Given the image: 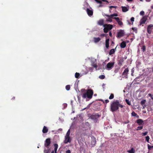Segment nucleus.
Masks as SVG:
<instances>
[{
  "mask_svg": "<svg viewBox=\"0 0 153 153\" xmlns=\"http://www.w3.org/2000/svg\"><path fill=\"white\" fill-rule=\"evenodd\" d=\"M148 133V131H146L145 132H143L142 133V134L143 136H145L147 135V134Z\"/></svg>",
  "mask_w": 153,
  "mask_h": 153,
  "instance_id": "nucleus-40",
  "label": "nucleus"
},
{
  "mask_svg": "<svg viewBox=\"0 0 153 153\" xmlns=\"http://www.w3.org/2000/svg\"><path fill=\"white\" fill-rule=\"evenodd\" d=\"M101 100L104 103V101L102 100Z\"/></svg>",
  "mask_w": 153,
  "mask_h": 153,
  "instance_id": "nucleus-61",
  "label": "nucleus"
},
{
  "mask_svg": "<svg viewBox=\"0 0 153 153\" xmlns=\"http://www.w3.org/2000/svg\"><path fill=\"white\" fill-rule=\"evenodd\" d=\"M102 6H103V5H102L100 4V5H99V7H102Z\"/></svg>",
  "mask_w": 153,
  "mask_h": 153,
  "instance_id": "nucleus-54",
  "label": "nucleus"
},
{
  "mask_svg": "<svg viewBox=\"0 0 153 153\" xmlns=\"http://www.w3.org/2000/svg\"><path fill=\"white\" fill-rule=\"evenodd\" d=\"M105 102L106 103H108L109 102V101L108 100H105Z\"/></svg>",
  "mask_w": 153,
  "mask_h": 153,
  "instance_id": "nucleus-52",
  "label": "nucleus"
},
{
  "mask_svg": "<svg viewBox=\"0 0 153 153\" xmlns=\"http://www.w3.org/2000/svg\"><path fill=\"white\" fill-rule=\"evenodd\" d=\"M115 49H111L109 52V54L110 55L114 53L115 52Z\"/></svg>",
  "mask_w": 153,
  "mask_h": 153,
  "instance_id": "nucleus-27",
  "label": "nucleus"
},
{
  "mask_svg": "<svg viewBox=\"0 0 153 153\" xmlns=\"http://www.w3.org/2000/svg\"><path fill=\"white\" fill-rule=\"evenodd\" d=\"M65 88L67 90H69L70 88V85H67L65 87Z\"/></svg>",
  "mask_w": 153,
  "mask_h": 153,
  "instance_id": "nucleus-37",
  "label": "nucleus"
},
{
  "mask_svg": "<svg viewBox=\"0 0 153 153\" xmlns=\"http://www.w3.org/2000/svg\"><path fill=\"white\" fill-rule=\"evenodd\" d=\"M114 63L113 62H108L106 65V67L108 69H111L114 66Z\"/></svg>",
  "mask_w": 153,
  "mask_h": 153,
  "instance_id": "nucleus-11",
  "label": "nucleus"
},
{
  "mask_svg": "<svg viewBox=\"0 0 153 153\" xmlns=\"http://www.w3.org/2000/svg\"><path fill=\"white\" fill-rule=\"evenodd\" d=\"M148 96L150 97L153 100V94L152 95V94L149 93L148 94Z\"/></svg>",
  "mask_w": 153,
  "mask_h": 153,
  "instance_id": "nucleus-41",
  "label": "nucleus"
},
{
  "mask_svg": "<svg viewBox=\"0 0 153 153\" xmlns=\"http://www.w3.org/2000/svg\"><path fill=\"white\" fill-rule=\"evenodd\" d=\"M124 62V59L122 57L119 60H118V64L120 66H121L122 65L123 62Z\"/></svg>",
  "mask_w": 153,
  "mask_h": 153,
  "instance_id": "nucleus-17",
  "label": "nucleus"
},
{
  "mask_svg": "<svg viewBox=\"0 0 153 153\" xmlns=\"http://www.w3.org/2000/svg\"><path fill=\"white\" fill-rule=\"evenodd\" d=\"M104 28V32L105 33H107L108 31L111 30L113 28V25L110 24H105L103 25Z\"/></svg>",
  "mask_w": 153,
  "mask_h": 153,
  "instance_id": "nucleus-4",
  "label": "nucleus"
},
{
  "mask_svg": "<svg viewBox=\"0 0 153 153\" xmlns=\"http://www.w3.org/2000/svg\"><path fill=\"white\" fill-rule=\"evenodd\" d=\"M134 18L133 17H132L131 19V22H133L134 21Z\"/></svg>",
  "mask_w": 153,
  "mask_h": 153,
  "instance_id": "nucleus-47",
  "label": "nucleus"
},
{
  "mask_svg": "<svg viewBox=\"0 0 153 153\" xmlns=\"http://www.w3.org/2000/svg\"><path fill=\"white\" fill-rule=\"evenodd\" d=\"M128 71L129 70L128 68H127L125 69L122 74L123 78H127Z\"/></svg>",
  "mask_w": 153,
  "mask_h": 153,
  "instance_id": "nucleus-6",
  "label": "nucleus"
},
{
  "mask_svg": "<svg viewBox=\"0 0 153 153\" xmlns=\"http://www.w3.org/2000/svg\"><path fill=\"white\" fill-rule=\"evenodd\" d=\"M139 125H143L144 124L143 120L141 119H138L136 122Z\"/></svg>",
  "mask_w": 153,
  "mask_h": 153,
  "instance_id": "nucleus-14",
  "label": "nucleus"
},
{
  "mask_svg": "<svg viewBox=\"0 0 153 153\" xmlns=\"http://www.w3.org/2000/svg\"><path fill=\"white\" fill-rule=\"evenodd\" d=\"M151 8L152 9L153 8V5L151 6Z\"/></svg>",
  "mask_w": 153,
  "mask_h": 153,
  "instance_id": "nucleus-60",
  "label": "nucleus"
},
{
  "mask_svg": "<svg viewBox=\"0 0 153 153\" xmlns=\"http://www.w3.org/2000/svg\"><path fill=\"white\" fill-rule=\"evenodd\" d=\"M114 97V95L113 94H111L109 97V99L110 100H111L113 99Z\"/></svg>",
  "mask_w": 153,
  "mask_h": 153,
  "instance_id": "nucleus-36",
  "label": "nucleus"
},
{
  "mask_svg": "<svg viewBox=\"0 0 153 153\" xmlns=\"http://www.w3.org/2000/svg\"><path fill=\"white\" fill-rule=\"evenodd\" d=\"M134 29H135L134 28H133V27L132 28V29L134 30Z\"/></svg>",
  "mask_w": 153,
  "mask_h": 153,
  "instance_id": "nucleus-62",
  "label": "nucleus"
},
{
  "mask_svg": "<svg viewBox=\"0 0 153 153\" xmlns=\"http://www.w3.org/2000/svg\"><path fill=\"white\" fill-rule=\"evenodd\" d=\"M15 98V97H13L12 98V100H14Z\"/></svg>",
  "mask_w": 153,
  "mask_h": 153,
  "instance_id": "nucleus-58",
  "label": "nucleus"
},
{
  "mask_svg": "<svg viewBox=\"0 0 153 153\" xmlns=\"http://www.w3.org/2000/svg\"><path fill=\"white\" fill-rule=\"evenodd\" d=\"M93 39L94 42L95 43H96L99 42L100 40L101 39L100 37H94Z\"/></svg>",
  "mask_w": 153,
  "mask_h": 153,
  "instance_id": "nucleus-22",
  "label": "nucleus"
},
{
  "mask_svg": "<svg viewBox=\"0 0 153 153\" xmlns=\"http://www.w3.org/2000/svg\"><path fill=\"white\" fill-rule=\"evenodd\" d=\"M126 42L123 41L121 43L120 46L121 48H124L126 47Z\"/></svg>",
  "mask_w": 153,
  "mask_h": 153,
  "instance_id": "nucleus-19",
  "label": "nucleus"
},
{
  "mask_svg": "<svg viewBox=\"0 0 153 153\" xmlns=\"http://www.w3.org/2000/svg\"><path fill=\"white\" fill-rule=\"evenodd\" d=\"M141 50L142 51L144 52L146 50V46L145 45H143L141 48Z\"/></svg>",
  "mask_w": 153,
  "mask_h": 153,
  "instance_id": "nucleus-35",
  "label": "nucleus"
},
{
  "mask_svg": "<svg viewBox=\"0 0 153 153\" xmlns=\"http://www.w3.org/2000/svg\"><path fill=\"white\" fill-rule=\"evenodd\" d=\"M122 11L123 12H125L127 11L128 9L127 7H122Z\"/></svg>",
  "mask_w": 153,
  "mask_h": 153,
  "instance_id": "nucleus-23",
  "label": "nucleus"
},
{
  "mask_svg": "<svg viewBox=\"0 0 153 153\" xmlns=\"http://www.w3.org/2000/svg\"><path fill=\"white\" fill-rule=\"evenodd\" d=\"M113 19L116 20L117 21V22L118 23V24H119V25H123V22L122 21H120V19L119 17H114V18H113Z\"/></svg>",
  "mask_w": 153,
  "mask_h": 153,
  "instance_id": "nucleus-15",
  "label": "nucleus"
},
{
  "mask_svg": "<svg viewBox=\"0 0 153 153\" xmlns=\"http://www.w3.org/2000/svg\"><path fill=\"white\" fill-rule=\"evenodd\" d=\"M147 20V19L145 16H143L140 20V25L145 24Z\"/></svg>",
  "mask_w": 153,
  "mask_h": 153,
  "instance_id": "nucleus-10",
  "label": "nucleus"
},
{
  "mask_svg": "<svg viewBox=\"0 0 153 153\" xmlns=\"http://www.w3.org/2000/svg\"><path fill=\"white\" fill-rule=\"evenodd\" d=\"M131 115L132 116L136 117L137 118H138L139 117V116L134 111L132 112L131 113Z\"/></svg>",
  "mask_w": 153,
  "mask_h": 153,
  "instance_id": "nucleus-29",
  "label": "nucleus"
},
{
  "mask_svg": "<svg viewBox=\"0 0 153 153\" xmlns=\"http://www.w3.org/2000/svg\"><path fill=\"white\" fill-rule=\"evenodd\" d=\"M153 148V146H151L149 144L148 145V149H150L151 148Z\"/></svg>",
  "mask_w": 153,
  "mask_h": 153,
  "instance_id": "nucleus-44",
  "label": "nucleus"
},
{
  "mask_svg": "<svg viewBox=\"0 0 153 153\" xmlns=\"http://www.w3.org/2000/svg\"><path fill=\"white\" fill-rule=\"evenodd\" d=\"M128 1H133V0H127Z\"/></svg>",
  "mask_w": 153,
  "mask_h": 153,
  "instance_id": "nucleus-55",
  "label": "nucleus"
},
{
  "mask_svg": "<svg viewBox=\"0 0 153 153\" xmlns=\"http://www.w3.org/2000/svg\"><path fill=\"white\" fill-rule=\"evenodd\" d=\"M54 146L55 152L53 150L52 151L51 153H56V151L58 147V145L57 144L55 143L54 144Z\"/></svg>",
  "mask_w": 153,
  "mask_h": 153,
  "instance_id": "nucleus-18",
  "label": "nucleus"
},
{
  "mask_svg": "<svg viewBox=\"0 0 153 153\" xmlns=\"http://www.w3.org/2000/svg\"><path fill=\"white\" fill-rule=\"evenodd\" d=\"M114 42H112V44H113H113H114Z\"/></svg>",
  "mask_w": 153,
  "mask_h": 153,
  "instance_id": "nucleus-63",
  "label": "nucleus"
},
{
  "mask_svg": "<svg viewBox=\"0 0 153 153\" xmlns=\"http://www.w3.org/2000/svg\"><path fill=\"white\" fill-rule=\"evenodd\" d=\"M51 143L50 139L49 138L47 139L45 141V143L44 144L46 148L49 147L48 146Z\"/></svg>",
  "mask_w": 153,
  "mask_h": 153,
  "instance_id": "nucleus-8",
  "label": "nucleus"
},
{
  "mask_svg": "<svg viewBox=\"0 0 153 153\" xmlns=\"http://www.w3.org/2000/svg\"><path fill=\"white\" fill-rule=\"evenodd\" d=\"M104 16L108 17V19L106 20L107 21L111 22L112 21L111 18L113 19V17L114 16H117L118 15L117 13H114L110 15L105 14Z\"/></svg>",
  "mask_w": 153,
  "mask_h": 153,
  "instance_id": "nucleus-5",
  "label": "nucleus"
},
{
  "mask_svg": "<svg viewBox=\"0 0 153 153\" xmlns=\"http://www.w3.org/2000/svg\"><path fill=\"white\" fill-rule=\"evenodd\" d=\"M81 95L83 99L87 98L91 99L93 94V91L91 89H88L86 91L85 89H82L81 90Z\"/></svg>",
  "mask_w": 153,
  "mask_h": 153,
  "instance_id": "nucleus-1",
  "label": "nucleus"
},
{
  "mask_svg": "<svg viewBox=\"0 0 153 153\" xmlns=\"http://www.w3.org/2000/svg\"><path fill=\"white\" fill-rule=\"evenodd\" d=\"M71 152L70 150L68 149L66 151V153H71Z\"/></svg>",
  "mask_w": 153,
  "mask_h": 153,
  "instance_id": "nucleus-49",
  "label": "nucleus"
},
{
  "mask_svg": "<svg viewBox=\"0 0 153 153\" xmlns=\"http://www.w3.org/2000/svg\"><path fill=\"white\" fill-rule=\"evenodd\" d=\"M119 107L123 108V106L120 104L118 100L114 101L111 104L110 110L112 112L116 111L119 109Z\"/></svg>",
  "mask_w": 153,
  "mask_h": 153,
  "instance_id": "nucleus-2",
  "label": "nucleus"
},
{
  "mask_svg": "<svg viewBox=\"0 0 153 153\" xmlns=\"http://www.w3.org/2000/svg\"><path fill=\"white\" fill-rule=\"evenodd\" d=\"M86 12L88 15L89 16H91L93 14V11L92 10L89 9V8H87Z\"/></svg>",
  "mask_w": 153,
  "mask_h": 153,
  "instance_id": "nucleus-13",
  "label": "nucleus"
},
{
  "mask_svg": "<svg viewBox=\"0 0 153 153\" xmlns=\"http://www.w3.org/2000/svg\"><path fill=\"white\" fill-rule=\"evenodd\" d=\"M153 25L152 24L149 25L148 26L147 28V32L149 34H151L152 31V30L153 29Z\"/></svg>",
  "mask_w": 153,
  "mask_h": 153,
  "instance_id": "nucleus-9",
  "label": "nucleus"
},
{
  "mask_svg": "<svg viewBox=\"0 0 153 153\" xmlns=\"http://www.w3.org/2000/svg\"><path fill=\"white\" fill-rule=\"evenodd\" d=\"M77 98L78 99V101L79 103H80V97L79 96H78Z\"/></svg>",
  "mask_w": 153,
  "mask_h": 153,
  "instance_id": "nucleus-48",
  "label": "nucleus"
},
{
  "mask_svg": "<svg viewBox=\"0 0 153 153\" xmlns=\"http://www.w3.org/2000/svg\"><path fill=\"white\" fill-rule=\"evenodd\" d=\"M146 101L145 100H143L140 102L141 105L143 107V109H144L146 107V105L145 104Z\"/></svg>",
  "mask_w": 153,
  "mask_h": 153,
  "instance_id": "nucleus-16",
  "label": "nucleus"
},
{
  "mask_svg": "<svg viewBox=\"0 0 153 153\" xmlns=\"http://www.w3.org/2000/svg\"><path fill=\"white\" fill-rule=\"evenodd\" d=\"M96 143V140L95 138L92 139L91 141V145L94 146L95 145Z\"/></svg>",
  "mask_w": 153,
  "mask_h": 153,
  "instance_id": "nucleus-24",
  "label": "nucleus"
},
{
  "mask_svg": "<svg viewBox=\"0 0 153 153\" xmlns=\"http://www.w3.org/2000/svg\"><path fill=\"white\" fill-rule=\"evenodd\" d=\"M109 39H107L105 40V47L107 48H108L109 47Z\"/></svg>",
  "mask_w": 153,
  "mask_h": 153,
  "instance_id": "nucleus-21",
  "label": "nucleus"
},
{
  "mask_svg": "<svg viewBox=\"0 0 153 153\" xmlns=\"http://www.w3.org/2000/svg\"><path fill=\"white\" fill-rule=\"evenodd\" d=\"M71 141V139L70 137H65V140L64 141V143L67 144L68 143H70Z\"/></svg>",
  "mask_w": 153,
  "mask_h": 153,
  "instance_id": "nucleus-12",
  "label": "nucleus"
},
{
  "mask_svg": "<svg viewBox=\"0 0 153 153\" xmlns=\"http://www.w3.org/2000/svg\"><path fill=\"white\" fill-rule=\"evenodd\" d=\"M62 129L61 128H60L57 131V132L58 133L59 132V131H62Z\"/></svg>",
  "mask_w": 153,
  "mask_h": 153,
  "instance_id": "nucleus-45",
  "label": "nucleus"
},
{
  "mask_svg": "<svg viewBox=\"0 0 153 153\" xmlns=\"http://www.w3.org/2000/svg\"><path fill=\"white\" fill-rule=\"evenodd\" d=\"M92 66L94 68L97 69L98 67L97 65L96 64H95L94 63L92 64Z\"/></svg>",
  "mask_w": 153,
  "mask_h": 153,
  "instance_id": "nucleus-34",
  "label": "nucleus"
},
{
  "mask_svg": "<svg viewBox=\"0 0 153 153\" xmlns=\"http://www.w3.org/2000/svg\"><path fill=\"white\" fill-rule=\"evenodd\" d=\"M117 7L116 6H110L109 7V8H116Z\"/></svg>",
  "mask_w": 153,
  "mask_h": 153,
  "instance_id": "nucleus-50",
  "label": "nucleus"
},
{
  "mask_svg": "<svg viewBox=\"0 0 153 153\" xmlns=\"http://www.w3.org/2000/svg\"><path fill=\"white\" fill-rule=\"evenodd\" d=\"M140 14L141 16H143L144 14V12L143 11H141L140 13Z\"/></svg>",
  "mask_w": 153,
  "mask_h": 153,
  "instance_id": "nucleus-43",
  "label": "nucleus"
},
{
  "mask_svg": "<svg viewBox=\"0 0 153 153\" xmlns=\"http://www.w3.org/2000/svg\"><path fill=\"white\" fill-rule=\"evenodd\" d=\"M100 116L98 113H94L93 114H88V117L89 118L92 120L95 123L97 122L98 118L100 117Z\"/></svg>",
  "mask_w": 153,
  "mask_h": 153,
  "instance_id": "nucleus-3",
  "label": "nucleus"
},
{
  "mask_svg": "<svg viewBox=\"0 0 153 153\" xmlns=\"http://www.w3.org/2000/svg\"><path fill=\"white\" fill-rule=\"evenodd\" d=\"M75 76L76 78H79L80 77V74L76 72L75 74Z\"/></svg>",
  "mask_w": 153,
  "mask_h": 153,
  "instance_id": "nucleus-30",
  "label": "nucleus"
},
{
  "mask_svg": "<svg viewBox=\"0 0 153 153\" xmlns=\"http://www.w3.org/2000/svg\"><path fill=\"white\" fill-rule=\"evenodd\" d=\"M139 0L141 1H143V0Z\"/></svg>",
  "mask_w": 153,
  "mask_h": 153,
  "instance_id": "nucleus-64",
  "label": "nucleus"
},
{
  "mask_svg": "<svg viewBox=\"0 0 153 153\" xmlns=\"http://www.w3.org/2000/svg\"><path fill=\"white\" fill-rule=\"evenodd\" d=\"M129 122V121L128 120H127L126 121H124L123 122V123H124V124H127Z\"/></svg>",
  "mask_w": 153,
  "mask_h": 153,
  "instance_id": "nucleus-46",
  "label": "nucleus"
},
{
  "mask_svg": "<svg viewBox=\"0 0 153 153\" xmlns=\"http://www.w3.org/2000/svg\"><path fill=\"white\" fill-rule=\"evenodd\" d=\"M109 35L111 37L112 36V34L111 31H110L109 32Z\"/></svg>",
  "mask_w": 153,
  "mask_h": 153,
  "instance_id": "nucleus-51",
  "label": "nucleus"
},
{
  "mask_svg": "<svg viewBox=\"0 0 153 153\" xmlns=\"http://www.w3.org/2000/svg\"><path fill=\"white\" fill-rule=\"evenodd\" d=\"M70 130L69 129L67 131V132L66 133V135L65 137H70L69 135L70 134Z\"/></svg>",
  "mask_w": 153,
  "mask_h": 153,
  "instance_id": "nucleus-32",
  "label": "nucleus"
},
{
  "mask_svg": "<svg viewBox=\"0 0 153 153\" xmlns=\"http://www.w3.org/2000/svg\"><path fill=\"white\" fill-rule=\"evenodd\" d=\"M146 137V140L148 142V143H149V139H150V138H149V136H146L145 137Z\"/></svg>",
  "mask_w": 153,
  "mask_h": 153,
  "instance_id": "nucleus-39",
  "label": "nucleus"
},
{
  "mask_svg": "<svg viewBox=\"0 0 153 153\" xmlns=\"http://www.w3.org/2000/svg\"><path fill=\"white\" fill-rule=\"evenodd\" d=\"M126 102L128 105H131V102L128 100L126 99Z\"/></svg>",
  "mask_w": 153,
  "mask_h": 153,
  "instance_id": "nucleus-38",
  "label": "nucleus"
},
{
  "mask_svg": "<svg viewBox=\"0 0 153 153\" xmlns=\"http://www.w3.org/2000/svg\"><path fill=\"white\" fill-rule=\"evenodd\" d=\"M48 129L47 128V127L44 126L43 127L42 131L43 133H45L48 132Z\"/></svg>",
  "mask_w": 153,
  "mask_h": 153,
  "instance_id": "nucleus-20",
  "label": "nucleus"
},
{
  "mask_svg": "<svg viewBox=\"0 0 153 153\" xmlns=\"http://www.w3.org/2000/svg\"><path fill=\"white\" fill-rule=\"evenodd\" d=\"M124 32L123 30H120L117 33V38H120L121 37L123 36L124 35Z\"/></svg>",
  "mask_w": 153,
  "mask_h": 153,
  "instance_id": "nucleus-7",
  "label": "nucleus"
},
{
  "mask_svg": "<svg viewBox=\"0 0 153 153\" xmlns=\"http://www.w3.org/2000/svg\"><path fill=\"white\" fill-rule=\"evenodd\" d=\"M128 152L129 153H134L135 150L133 148H132L131 150H128Z\"/></svg>",
  "mask_w": 153,
  "mask_h": 153,
  "instance_id": "nucleus-28",
  "label": "nucleus"
},
{
  "mask_svg": "<svg viewBox=\"0 0 153 153\" xmlns=\"http://www.w3.org/2000/svg\"><path fill=\"white\" fill-rule=\"evenodd\" d=\"M151 0H146V1H147V2H149Z\"/></svg>",
  "mask_w": 153,
  "mask_h": 153,
  "instance_id": "nucleus-57",
  "label": "nucleus"
},
{
  "mask_svg": "<svg viewBox=\"0 0 153 153\" xmlns=\"http://www.w3.org/2000/svg\"><path fill=\"white\" fill-rule=\"evenodd\" d=\"M103 24L104 21L102 19L99 20L98 22V25H103Z\"/></svg>",
  "mask_w": 153,
  "mask_h": 153,
  "instance_id": "nucleus-26",
  "label": "nucleus"
},
{
  "mask_svg": "<svg viewBox=\"0 0 153 153\" xmlns=\"http://www.w3.org/2000/svg\"><path fill=\"white\" fill-rule=\"evenodd\" d=\"M105 1L104 2H106L107 3H108L109 2H108V1H107V0H105Z\"/></svg>",
  "mask_w": 153,
  "mask_h": 153,
  "instance_id": "nucleus-56",
  "label": "nucleus"
},
{
  "mask_svg": "<svg viewBox=\"0 0 153 153\" xmlns=\"http://www.w3.org/2000/svg\"><path fill=\"white\" fill-rule=\"evenodd\" d=\"M100 0L101 1H104V2L105 1V0Z\"/></svg>",
  "mask_w": 153,
  "mask_h": 153,
  "instance_id": "nucleus-59",
  "label": "nucleus"
},
{
  "mask_svg": "<svg viewBox=\"0 0 153 153\" xmlns=\"http://www.w3.org/2000/svg\"><path fill=\"white\" fill-rule=\"evenodd\" d=\"M47 149H45L44 151V153H50L51 150L49 148V147L47 148Z\"/></svg>",
  "mask_w": 153,
  "mask_h": 153,
  "instance_id": "nucleus-25",
  "label": "nucleus"
},
{
  "mask_svg": "<svg viewBox=\"0 0 153 153\" xmlns=\"http://www.w3.org/2000/svg\"><path fill=\"white\" fill-rule=\"evenodd\" d=\"M143 128V126H138L137 128L136 129V130L138 131V130H141Z\"/></svg>",
  "mask_w": 153,
  "mask_h": 153,
  "instance_id": "nucleus-31",
  "label": "nucleus"
},
{
  "mask_svg": "<svg viewBox=\"0 0 153 153\" xmlns=\"http://www.w3.org/2000/svg\"><path fill=\"white\" fill-rule=\"evenodd\" d=\"M99 78L100 79H103L105 78V76L103 75H102L100 76L99 77Z\"/></svg>",
  "mask_w": 153,
  "mask_h": 153,
  "instance_id": "nucleus-33",
  "label": "nucleus"
},
{
  "mask_svg": "<svg viewBox=\"0 0 153 153\" xmlns=\"http://www.w3.org/2000/svg\"><path fill=\"white\" fill-rule=\"evenodd\" d=\"M98 3H99V4H102V1H101V0H100L99 1V2Z\"/></svg>",
  "mask_w": 153,
  "mask_h": 153,
  "instance_id": "nucleus-53",
  "label": "nucleus"
},
{
  "mask_svg": "<svg viewBox=\"0 0 153 153\" xmlns=\"http://www.w3.org/2000/svg\"><path fill=\"white\" fill-rule=\"evenodd\" d=\"M108 36V34H101L100 36L102 37H103L104 36H105L106 37H107V36Z\"/></svg>",
  "mask_w": 153,
  "mask_h": 153,
  "instance_id": "nucleus-42",
  "label": "nucleus"
}]
</instances>
